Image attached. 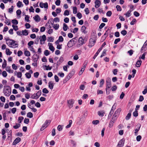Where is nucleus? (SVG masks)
<instances>
[{
    "mask_svg": "<svg viewBox=\"0 0 147 147\" xmlns=\"http://www.w3.org/2000/svg\"><path fill=\"white\" fill-rule=\"evenodd\" d=\"M83 40V38L82 37H80L79 38V41L80 42V41H81V43L80 44H78L77 45V46L78 47H79L82 46L83 45V41H82Z\"/></svg>",
    "mask_w": 147,
    "mask_h": 147,
    "instance_id": "25",
    "label": "nucleus"
},
{
    "mask_svg": "<svg viewBox=\"0 0 147 147\" xmlns=\"http://www.w3.org/2000/svg\"><path fill=\"white\" fill-rule=\"evenodd\" d=\"M63 61V57H61L59 60L57 61V65H59L60 64L62 63Z\"/></svg>",
    "mask_w": 147,
    "mask_h": 147,
    "instance_id": "16",
    "label": "nucleus"
},
{
    "mask_svg": "<svg viewBox=\"0 0 147 147\" xmlns=\"http://www.w3.org/2000/svg\"><path fill=\"white\" fill-rule=\"evenodd\" d=\"M114 123V122L113 121L111 120L109 124V127L110 128L112 127L113 126Z\"/></svg>",
    "mask_w": 147,
    "mask_h": 147,
    "instance_id": "35",
    "label": "nucleus"
},
{
    "mask_svg": "<svg viewBox=\"0 0 147 147\" xmlns=\"http://www.w3.org/2000/svg\"><path fill=\"white\" fill-rule=\"evenodd\" d=\"M146 47L143 45L141 49V52L143 53L144 51H146Z\"/></svg>",
    "mask_w": 147,
    "mask_h": 147,
    "instance_id": "30",
    "label": "nucleus"
},
{
    "mask_svg": "<svg viewBox=\"0 0 147 147\" xmlns=\"http://www.w3.org/2000/svg\"><path fill=\"white\" fill-rule=\"evenodd\" d=\"M106 45V43L105 42H104L103 44L102 45L101 47L100 48L98 49L97 52L95 54L94 57H93V58L94 59H95L96 57L98 55V54L100 51L102 49L103 47H104Z\"/></svg>",
    "mask_w": 147,
    "mask_h": 147,
    "instance_id": "3",
    "label": "nucleus"
},
{
    "mask_svg": "<svg viewBox=\"0 0 147 147\" xmlns=\"http://www.w3.org/2000/svg\"><path fill=\"white\" fill-rule=\"evenodd\" d=\"M39 6L41 8H43L44 7L46 9H48V3L47 2H46L45 3H43L42 2H40L39 4Z\"/></svg>",
    "mask_w": 147,
    "mask_h": 147,
    "instance_id": "6",
    "label": "nucleus"
},
{
    "mask_svg": "<svg viewBox=\"0 0 147 147\" xmlns=\"http://www.w3.org/2000/svg\"><path fill=\"white\" fill-rule=\"evenodd\" d=\"M113 95H109L107 97V100L110 101L113 98Z\"/></svg>",
    "mask_w": 147,
    "mask_h": 147,
    "instance_id": "55",
    "label": "nucleus"
},
{
    "mask_svg": "<svg viewBox=\"0 0 147 147\" xmlns=\"http://www.w3.org/2000/svg\"><path fill=\"white\" fill-rule=\"evenodd\" d=\"M74 41L73 40V39L69 40L68 42L67 46L68 47H71L73 46V43L72 42H74Z\"/></svg>",
    "mask_w": 147,
    "mask_h": 147,
    "instance_id": "12",
    "label": "nucleus"
},
{
    "mask_svg": "<svg viewBox=\"0 0 147 147\" xmlns=\"http://www.w3.org/2000/svg\"><path fill=\"white\" fill-rule=\"evenodd\" d=\"M50 123V120H47L45 123L43 125L42 127L40 129V131H42L43 130L45 129L47 127L48 125Z\"/></svg>",
    "mask_w": 147,
    "mask_h": 147,
    "instance_id": "4",
    "label": "nucleus"
},
{
    "mask_svg": "<svg viewBox=\"0 0 147 147\" xmlns=\"http://www.w3.org/2000/svg\"><path fill=\"white\" fill-rule=\"evenodd\" d=\"M104 83V80L103 79H102L100 80V85L99 86L100 87H102V86Z\"/></svg>",
    "mask_w": 147,
    "mask_h": 147,
    "instance_id": "44",
    "label": "nucleus"
},
{
    "mask_svg": "<svg viewBox=\"0 0 147 147\" xmlns=\"http://www.w3.org/2000/svg\"><path fill=\"white\" fill-rule=\"evenodd\" d=\"M59 27V25L58 24H54L53 28L55 30L58 29Z\"/></svg>",
    "mask_w": 147,
    "mask_h": 147,
    "instance_id": "37",
    "label": "nucleus"
},
{
    "mask_svg": "<svg viewBox=\"0 0 147 147\" xmlns=\"http://www.w3.org/2000/svg\"><path fill=\"white\" fill-rule=\"evenodd\" d=\"M13 6H12L11 8L9 9L8 11L10 13H11L13 11Z\"/></svg>",
    "mask_w": 147,
    "mask_h": 147,
    "instance_id": "41",
    "label": "nucleus"
},
{
    "mask_svg": "<svg viewBox=\"0 0 147 147\" xmlns=\"http://www.w3.org/2000/svg\"><path fill=\"white\" fill-rule=\"evenodd\" d=\"M42 39H40V43L41 45L42 44V41H45L46 40L47 38L45 35H43L42 36Z\"/></svg>",
    "mask_w": 147,
    "mask_h": 147,
    "instance_id": "17",
    "label": "nucleus"
},
{
    "mask_svg": "<svg viewBox=\"0 0 147 147\" xmlns=\"http://www.w3.org/2000/svg\"><path fill=\"white\" fill-rule=\"evenodd\" d=\"M6 70L9 73H13V70L11 69L10 67L9 66H7L6 67Z\"/></svg>",
    "mask_w": 147,
    "mask_h": 147,
    "instance_id": "18",
    "label": "nucleus"
},
{
    "mask_svg": "<svg viewBox=\"0 0 147 147\" xmlns=\"http://www.w3.org/2000/svg\"><path fill=\"white\" fill-rule=\"evenodd\" d=\"M82 117H78V121L77 122V123L78 125H80L82 124Z\"/></svg>",
    "mask_w": 147,
    "mask_h": 147,
    "instance_id": "26",
    "label": "nucleus"
},
{
    "mask_svg": "<svg viewBox=\"0 0 147 147\" xmlns=\"http://www.w3.org/2000/svg\"><path fill=\"white\" fill-rule=\"evenodd\" d=\"M49 87L51 90L53 89L54 86V84L52 82L50 81L48 83Z\"/></svg>",
    "mask_w": 147,
    "mask_h": 147,
    "instance_id": "14",
    "label": "nucleus"
},
{
    "mask_svg": "<svg viewBox=\"0 0 147 147\" xmlns=\"http://www.w3.org/2000/svg\"><path fill=\"white\" fill-rule=\"evenodd\" d=\"M12 27L13 28V29L15 31H17L18 29V26L16 25H14L13 24L12 25Z\"/></svg>",
    "mask_w": 147,
    "mask_h": 147,
    "instance_id": "60",
    "label": "nucleus"
},
{
    "mask_svg": "<svg viewBox=\"0 0 147 147\" xmlns=\"http://www.w3.org/2000/svg\"><path fill=\"white\" fill-rule=\"evenodd\" d=\"M63 28L64 31H66L68 29H69V27L65 23H64L63 24Z\"/></svg>",
    "mask_w": 147,
    "mask_h": 147,
    "instance_id": "19",
    "label": "nucleus"
},
{
    "mask_svg": "<svg viewBox=\"0 0 147 147\" xmlns=\"http://www.w3.org/2000/svg\"><path fill=\"white\" fill-rule=\"evenodd\" d=\"M62 127V126L61 125H59L57 127L58 130L59 131H61L63 129Z\"/></svg>",
    "mask_w": 147,
    "mask_h": 147,
    "instance_id": "63",
    "label": "nucleus"
},
{
    "mask_svg": "<svg viewBox=\"0 0 147 147\" xmlns=\"http://www.w3.org/2000/svg\"><path fill=\"white\" fill-rule=\"evenodd\" d=\"M22 34L26 36L28 34V33L27 30H22Z\"/></svg>",
    "mask_w": 147,
    "mask_h": 147,
    "instance_id": "32",
    "label": "nucleus"
},
{
    "mask_svg": "<svg viewBox=\"0 0 147 147\" xmlns=\"http://www.w3.org/2000/svg\"><path fill=\"white\" fill-rule=\"evenodd\" d=\"M107 51V49H104L103 50V52H102L101 55L100 56L101 58L102 57H103L105 56L106 55V52Z\"/></svg>",
    "mask_w": 147,
    "mask_h": 147,
    "instance_id": "28",
    "label": "nucleus"
},
{
    "mask_svg": "<svg viewBox=\"0 0 147 147\" xmlns=\"http://www.w3.org/2000/svg\"><path fill=\"white\" fill-rule=\"evenodd\" d=\"M133 116L135 117H137L138 115V111H135L133 113Z\"/></svg>",
    "mask_w": 147,
    "mask_h": 147,
    "instance_id": "59",
    "label": "nucleus"
},
{
    "mask_svg": "<svg viewBox=\"0 0 147 147\" xmlns=\"http://www.w3.org/2000/svg\"><path fill=\"white\" fill-rule=\"evenodd\" d=\"M25 75L26 77L28 78H30L31 76V74L28 72L26 73Z\"/></svg>",
    "mask_w": 147,
    "mask_h": 147,
    "instance_id": "42",
    "label": "nucleus"
},
{
    "mask_svg": "<svg viewBox=\"0 0 147 147\" xmlns=\"http://www.w3.org/2000/svg\"><path fill=\"white\" fill-rule=\"evenodd\" d=\"M67 103L68 104L69 107L70 108L72 107H73V104L74 103V101L73 100L71 99L67 101Z\"/></svg>",
    "mask_w": 147,
    "mask_h": 147,
    "instance_id": "10",
    "label": "nucleus"
},
{
    "mask_svg": "<svg viewBox=\"0 0 147 147\" xmlns=\"http://www.w3.org/2000/svg\"><path fill=\"white\" fill-rule=\"evenodd\" d=\"M125 142V139L123 138L120 140L118 144V147H123L124 145Z\"/></svg>",
    "mask_w": 147,
    "mask_h": 147,
    "instance_id": "7",
    "label": "nucleus"
},
{
    "mask_svg": "<svg viewBox=\"0 0 147 147\" xmlns=\"http://www.w3.org/2000/svg\"><path fill=\"white\" fill-rule=\"evenodd\" d=\"M96 39H94L92 38L90 39L88 45L89 47H91L94 45L96 42Z\"/></svg>",
    "mask_w": 147,
    "mask_h": 147,
    "instance_id": "5",
    "label": "nucleus"
},
{
    "mask_svg": "<svg viewBox=\"0 0 147 147\" xmlns=\"http://www.w3.org/2000/svg\"><path fill=\"white\" fill-rule=\"evenodd\" d=\"M11 22L12 24L15 25H17L18 24V21L16 19H13L12 20Z\"/></svg>",
    "mask_w": 147,
    "mask_h": 147,
    "instance_id": "39",
    "label": "nucleus"
},
{
    "mask_svg": "<svg viewBox=\"0 0 147 147\" xmlns=\"http://www.w3.org/2000/svg\"><path fill=\"white\" fill-rule=\"evenodd\" d=\"M27 116L28 117L31 118L33 117V115L32 113L29 112L27 113Z\"/></svg>",
    "mask_w": 147,
    "mask_h": 147,
    "instance_id": "33",
    "label": "nucleus"
},
{
    "mask_svg": "<svg viewBox=\"0 0 147 147\" xmlns=\"http://www.w3.org/2000/svg\"><path fill=\"white\" fill-rule=\"evenodd\" d=\"M6 55H10L12 53V52L10 51V50H9V49H6Z\"/></svg>",
    "mask_w": 147,
    "mask_h": 147,
    "instance_id": "27",
    "label": "nucleus"
},
{
    "mask_svg": "<svg viewBox=\"0 0 147 147\" xmlns=\"http://www.w3.org/2000/svg\"><path fill=\"white\" fill-rule=\"evenodd\" d=\"M116 8L117 11H121L122 9L120 5H117L116 7Z\"/></svg>",
    "mask_w": 147,
    "mask_h": 147,
    "instance_id": "47",
    "label": "nucleus"
},
{
    "mask_svg": "<svg viewBox=\"0 0 147 147\" xmlns=\"http://www.w3.org/2000/svg\"><path fill=\"white\" fill-rule=\"evenodd\" d=\"M142 62L141 60H138L137 62L136 66L137 67H139L141 65Z\"/></svg>",
    "mask_w": 147,
    "mask_h": 147,
    "instance_id": "23",
    "label": "nucleus"
},
{
    "mask_svg": "<svg viewBox=\"0 0 147 147\" xmlns=\"http://www.w3.org/2000/svg\"><path fill=\"white\" fill-rule=\"evenodd\" d=\"M112 13L111 11H109L106 13V15L108 17H110L112 15Z\"/></svg>",
    "mask_w": 147,
    "mask_h": 147,
    "instance_id": "56",
    "label": "nucleus"
},
{
    "mask_svg": "<svg viewBox=\"0 0 147 147\" xmlns=\"http://www.w3.org/2000/svg\"><path fill=\"white\" fill-rule=\"evenodd\" d=\"M54 39L52 37H48L47 38V41L48 42H53Z\"/></svg>",
    "mask_w": 147,
    "mask_h": 147,
    "instance_id": "48",
    "label": "nucleus"
},
{
    "mask_svg": "<svg viewBox=\"0 0 147 147\" xmlns=\"http://www.w3.org/2000/svg\"><path fill=\"white\" fill-rule=\"evenodd\" d=\"M51 21L50 20H49L47 23L46 24L45 26H48L49 25V27L47 28V29H48L49 28H51V27L50 25H49L50 23H51Z\"/></svg>",
    "mask_w": 147,
    "mask_h": 147,
    "instance_id": "49",
    "label": "nucleus"
},
{
    "mask_svg": "<svg viewBox=\"0 0 147 147\" xmlns=\"http://www.w3.org/2000/svg\"><path fill=\"white\" fill-rule=\"evenodd\" d=\"M9 133L10 134H8V136L7 137V139L8 140H11L12 139V137H11V133H12V131L11 130H10L9 132Z\"/></svg>",
    "mask_w": 147,
    "mask_h": 147,
    "instance_id": "29",
    "label": "nucleus"
},
{
    "mask_svg": "<svg viewBox=\"0 0 147 147\" xmlns=\"http://www.w3.org/2000/svg\"><path fill=\"white\" fill-rule=\"evenodd\" d=\"M42 92L44 93L47 94L49 92V91L46 88H45L42 89Z\"/></svg>",
    "mask_w": 147,
    "mask_h": 147,
    "instance_id": "43",
    "label": "nucleus"
},
{
    "mask_svg": "<svg viewBox=\"0 0 147 147\" xmlns=\"http://www.w3.org/2000/svg\"><path fill=\"white\" fill-rule=\"evenodd\" d=\"M132 11V10H129L126 13L124 14V15H125L127 17H128L131 16V13Z\"/></svg>",
    "mask_w": 147,
    "mask_h": 147,
    "instance_id": "22",
    "label": "nucleus"
},
{
    "mask_svg": "<svg viewBox=\"0 0 147 147\" xmlns=\"http://www.w3.org/2000/svg\"><path fill=\"white\" fill-rule=\"evenodd\" d=\"M17 5L18 7H20L21 6H23V4H22V2L20 1H19L17 3Z\"/></svg>",
    "mask_w": 147,
    "mask_h": 147,
    "instance_id": "20",
    "label": "nucleus"
},
{
    "mask_svg": "<svg viewBox=\"0 0 147 147\" xmlns=\"http://www.w3.org/2000/svg\"><path fill=\"white\" fill-rule=\"evenodd\" d=\"M36 22H39L40 20V17L38 15H36L33 18Z\"/></svg>",
    "mask_w": 147,
    "mask_h": 147,
    "instance_id": "15",
    "label": "nucleus"
},
{
    "mask_svg": "<svg viewBox=\"0 0 147 147\" xmlns=\"http://www.w3.org/2000/svg\"><path fill=\"white\" fill-rule=\"evenodd\" d=\"M21 125L20 123H16V125L13 126V128L16 129H17Z\"/></svg>",
    "mask_w": 147,
    "mask_h": 147,
    "instance_id": "31",
    "label": "nucleus"
},
{
    "mask_svg": "<svg viewBox=\"0 0 147 147\" xmlns=\"http://www.w3.org/2000/svg\"><path fill=\"white\" fill-rule=\"evenodd\" d=\"M134 15L136 16V17H138L139 16L140 14V13L136 11H135L134 13Z\"/></svg>",
    "mask_w": 147,
    "mask_h": 147,
    "instance_id": "64",
    "label": "nucleus"
},
{
    "mask_svg": "<svg viewBox=\"0 0 147 147\" xmlns=\"http://www.w3.org/2000/svg\"><path fill=\"white\" fill-rule=\"evenodd\" d=\"M24 54L26 56L29 57L30 55V53L28 51H25L24 52Z\"/></svg>",
    "mask_w": 147,
    "mask_h": 147,
    "instance_id": "24",
    "label": "nucleus"
},
{
    "mask_svg": "<svg viewBox=\"0 0 147 147\" xmlns=\"http://www.w3.org/2000/svg\"><path fill=\"white\" fill-rule=\"evenodd\" d=\"M121 41V39L120 38H118L115 40L114 44H117L119 42Z\"/></svg>",
    "mask_w": 147,
    "mask_h": 147,
    "instance_id": "54",
    "label": "nucleus"
},
{
    "mask_svg": "<svg viewBox=\"0 0 147 147\" xmlns=\"http://www.w3.org/2000/svg\"><path fill=\"white\" fill-rule=\"evenodd\" d=\"M4 93L7 96H9L11 94V90L9 86H5L4 87Z\"/></svg>",
    "mask_w": 147,
    "mask_h": 147,
    "instance_id": "2",
    "label": "nucleus"
},
{
    "mask_svg": "<svg viewBox=\"0 0 147 147\" xmlns=\"http://www.w3.org/2000/svg\"><path fill=\"white\" fill-rule=\"evenodd\" d=\"M48 45L49 46V49L53 52L54 51L55 48L53 46L52 43H48Z\"/></svg>",
    "mask_w": 147,
    "mask_h": 147,
    "instance_id": "13",
    "label": "nucleus"
},
{
    "mask_svg": "<svg viewBox=\"0 0 147 147\" xmlns=\"http://www.w3.org/2000/svg\"><path fill=\"white\" fill-rule=\"evenodd\" d=\"M141 125L140 124H139L138 128H137L135 129V135L137 136L138 135V132L140 129V127Z\"/></svg>",
    "mask_w": 147,
    "mask_h": 147,
    "instance_id": "21",
    "label": "nucleus"
},
{
    "mask_svg": "<svg viewBox=\"0 0 147 147\" xmlns=\"http://www.w3.org/2000/svg\"><path fill=\"white\" fill-rule=\"evenodd\" d=\"M49 51L48 50H45L44 52V54L46 56H47L49 55Z\"/></svg>",
    "mask_w": 147,
    "mask_h": 147,
    "instance_id": "57",
    "label": "nucleus"
},
{
    "mask_svg": "<svg viewBox=\"0 0 147 147\" xmlns=\"http://www.w3.org/2000/svg\"><path fill=\"white\" fill-rule=\"evenodd\" d=\"M72 76L70 74H69L68 76L66 77L65 80L66 81H67L69 80L72 77Z\"/></svg>",
    "mask_w": 147,
    "mask_h": 147,
    "instance_id": "34",
    "label": "nucleus"
},
{
    "mask_svg": "<svg viewBox=\"0 0 147 147\" xmlns=\"http://www.w3.org/2000/svg\"><path fill=\"white\" fill-rule=\"evenodd\" d=\"M108 33L106 32L104 34V35L102 36V38L103 39V40L105 39L106 37L108 36Z\"/></svg>",
    "mask_w": 147,
    "mask_h": 147,
    "instance_id": "46",
    "label": "nucleus"
},
{
    "mask_svg": "<svg viewBox=\"0 0 147 147\" xmlns=\"http://www.w3.org/2000/svg\"><path fill=\"white\" fill-rule=\"evenodd\" d=\"M40 39V38L39 36H37L34 41V43L36 44H37Z\"/></svg>",
    "mask_w": 147,
    "mask_h": 147,
    "instance_id": "38",
    "label": "nucleus"
},
{
    "mask_svg": "<svg viewBox=\"0 0 147 147\" xmlns=\"http://www.w3.org/2000/svg\"><path fill=\"white\" fill-rule=\"evenodd\" d=\"M5 40L7 44L10 47H13L18 45L15 43L16 41L7 38L5 39Z\"/></svg>",
    "mask_w": 147,
    "mask_h": 147,
    "instance_id": "1",
    "label": "nucleus"
},
{
    "mask_svg": "<svg viewBox=\"0 0 147 147\" xmlns=\"http://www.w3.org/2000/svg\"><path fill=\"white\" fill-rule=\"evenodd\" d=\"M100 2L99 0H96L95 1V7L96 8H98L100 7Z\"/></svg>",
    "mask_w": 147,
    "mask_h": 147,
    "instance_id": "11",
    "label": "nucleus"
},
{
    "mask_svg": "<svg viewBox=\"0 0 147 147\" xmlns=\"http://www.w3.org/2000/svg\"><path fill=\"white\" fill-rule=\"evenodd\" d=\"M2 76L4 77H6L7 76V74L5 71H3L2 73Z\"/></svg>",
    "mask_w": 147,
    "mask_h": 147,
    "instance_id": "62",
    "label": "nucleus"
},
{
    "mask_svg": "<svg viewBox=\"0 0 147 147\" xmlns=\"http://www.w3.org/2000/svg\"><path fill=\"white\" fill-rule=\"evenodd\" d=\"M106 88L107 89L110 88L111 86V82L110 80H107L106 81Z\"/></svg>",
    "mask_w": 147,
    "mask_h": 147,
    "instance_id": "8",
    "label": "nucleus"
},
{
    "mask_svg": "<svg viewBox=\"0 0 147 147\" xmlns=\"http://www.w3.org/2000/svg\"><path fill=\"white\" fill-rule=\"evenodd\" d=\"M21 140V138L19 137L17 138L13 142L12 144L13 145H15Z\"/></svg>",
    "mask_w": 147,
    "mask_h": 147,
    "instance_id": "9",
    "label": "nucleus"
},
{
    "mask_svg": "<svg viewBox=\"0 0 147 147\" xmlns=\"http://www.w3.org/2000/svg\"><path fill=\"white\" fill-rule=\"evenodd\" d=\"M136 19L135 18H134L133 19L132 21L131 22L130 24L131 25H134V24L135 23H136Z\"/></svg>",
    "mask_w": 147,
    "mask_h": 147,
    "instance_id": "51",
    "label": "nucleus"
},
{
    "mask_svg": "<svg viewBox=\"0 0 147 147\" xmlns=\"http://www.w3.org/2000/svg\"><path fill=\"white\" fill-rule=\"evenodd\" d=\"M127 33V31L125 30H123L121 32V34L124 36Z\"/></svg>",
    "mask_w": 147,
    "mask_h": 147,
    "instance_id": "50",
    "label": "nucleus"
},
{
    "mask_svg": "<svg viewBox=\"0 0 147 147\" xmlns=\"http://www.w3.org/2000/svg\"><path fill=\"white\" fill-rule=\"evenodd\" d=\"M69 14V11L68 10H65L64 12V15L65 16H68Z\"/></svg>",
    "mask_w": 147,
    "mask_h": 147,
    "instance_id": "61",
    "label": "nucleus"
},
{
    "mask_svg": "<svg viewBox=\"0 0 147 147\" xmlns=\"http://www.w3.org/2000/svg\"><path fill=\"white\" fill-rule=\"evenodd\" d=\"M131 115V113H129L125 117V119L126 120H128L130 119Z\"/></svg>",
    "mask_w": 147,
    "mask_h": 147,
    "instance_id": "36",
    "label": "nucleus"
},
{
    "mask_svg": "<svg viewBox=\"0 0 147 147\" xmlns=\"http://www.w3.org/2000/svg\"><path fill=\"white\" fill-rule=\"evenodd\" d=\"M121 111V109L120 108H119L117 109L115 113V114H119Z\"/></svg>",
    "mask_w": 147,
    "mask_h": 147,
    "instance_id": "53",
    "label": "nucleus"
},
{
    "mask_svg": "<svg viewBox=\"0 0 147 147\" xmlns=\"http://www.w3.org/2000/svg\"><path fill=\"white\" fill-rule=\"evenodd\" d=\"M7 65V63H6V61L4 59V61L2 64V67L3 68H5L6 66Z\"/></svg>",
    "mask_w": 147,
    "mask_h": 147,
    "instance_id": "45",
    "label": "nucleus"
},
{
    "mask_svg": "<svg viewBox=\"0 0 147 147\" xmlns=\"http://www.w3.org/2000/svg\"><path fill=\"white\" fill-rule=\"evenodd\" d=\"M24 118L23 117H18V121L20 123H21L22 121L24 119Z\"/></svg>",
    "mask_w": 147,
    "mask_h": 147,
    "instance_id": "40",
    "label": "nucleus"
},
{
    "mask_svg": "<svg viewBox=\"0 0 147 147\" xmlns=\"http://www.w3.org/2000/svg\"><path fill=\"white\" fill-rule=\"evenodd\" d=\"M25 21H26L27 22H30V20H29V16H28V15H25Z\"/></svg>",
    "mask_w": 147,
    "mask_h": 147,
    "instance_id": "58",
    "label": "nucleus"
},
{
    "mask_svg": "<svg viewBox=\"0 0 147 147\" xmlns=\"http://www.w3.org/2000/svg\"><path fill=\"white\" fill-rule=\"evenodd\" d=\"M99 121L98 120H94L92 121V123L94 125H97L99 123Z\"/></svg>",
    "mask_w": 147,
    "mask_h": 147,
    "instance_id": "52",
    "label": "nucleus"
}]
</instances>
